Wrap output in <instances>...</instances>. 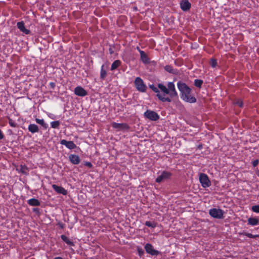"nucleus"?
Instances as JSON below:
<instances>
[{
  "label": "nucleus",
  "mask_w": 259,
  "mask_h": 259,
  "mask_svg": "<svg viewBox=\"0 0 259 259\" xmlns=\"http://www.w3.org/2000/svg\"><path fill=\"white\" fill-rule=\"evenodd\" d=\"M109 52L111 54H112L113 53V51L112 50V49L111 48L109 49Z\"/></svg>",
  "instance_id": "obj_43"
},
{
  "label": "nucleus",
  "mask_w": 259,
  "mask_h": 259,
  "mask_svg": "<svg viewBox=\"0 0 259 259\" xmlns=\"http://www.w3.org/2000/svg\"><path fill=\"white\" fill-rule=\"evenodd\" d=\"M61 239L65 242L67 245L72 246L74 245V243L71 241L67 236H66L65 235H61Z\"/></svg>",
  "instance_id": "obj_21"
},
{
  "label": "nucleus",
  "mask_w": 259,
  "mask_h": 259,
  "mask_svg": "<svg viewBox=\"0 0 259 259\" xmlns=\"http://www.w3.org/2000/svg\"><path fill=\"white\" fill-rule=\"evenodd\" d=\"M252 211L255 213H259V205H253L251 207Z\"/></svg>",
  "instance_id": "obj_34"
},
{
  "label": "nucleus",
  "mask_w": 259,
  "mask_h": 259,
  "mask_svg": "<svg viewBox=\"0 0 259 259\" xmlns=\"http://www.w3.org/2000/svg\"><path fill=\"white\" fill-rule=\"evenodd\" d=\"M28 130L29 132L32 134L37 133L39 131L38 126L35 124H30L28 125Z\"/></svg>",
  "instance_id": "obj_20"
},
{
  "label": "nucleus",
  "mask_w": 259,
  "mask_h": 259,
  "mask_svg": "<svg viewBox=\"0 0 259 259\" xmlns=\"http://www.w3.org/2000/svg\"><path fill=\"white\" fill-rule=\"evenodd\" d=\"M172 174L168 171H162L160 175H159L155 180V182L157 183H160L164 180L170 179Z\"/></svg>",
  "instance_id": "obj_5"
},
{
  "label": "nucleus",
  "mask_w": 259,
  "mask_h": 259,
  "mask_svg": "<svg viewBox=\"0 0 259 259\" xmlns=\"http://www.w3.org/2000/svg\"><path fill=\"white\" fill-rule=\"evenodd\" d=\"M7 118H8V119L9 120V124H10V125L11 127H16L17 126H18L17 123L14 120H13L12 118H11L10 116H7Z\"/></svg>",
  "instance_id": "obj_26"
},
{
  "label": "nucleus",
  "mask_w": 259,
  "mask_h": 259,
  "mask_svg": "<svg viewBox=\"0 0 259 259\" xmlns=\"http://www.w3.org/2000/svg\"><path fill=\"white\" fill-rule=\"evenodd\" d=\"M145 249L146 252L151 255L157 256L160 254V251L154 249L153 246L150 243H146L145 245Z\"/></svg>",
  "instance_id": "obj_9"
},
{
  "label": "nucleus",
  "mask_w": 259,
  "mask_h": 259,
  "mask_svg": "<svg viewBox=\"0 0 259 259\" xmlns=\"http://www.w3.org/2000/svg\"><path fill=\"white\" fill-rule=\"evenodd\" d=\"M137 251L140 256H142L144 253V250L141 247L139 246L137 247Z\"/></svg>",
  "instance_id": "obj_36"
},
{
  "label": "nucleus",
  "mask_w": 259,
  "mask_h": 259,
  "mask_svg": "<svg viewBox=\"0 0 259 259\" xmlns=\"http://www.w3.org/2000/svg\"><path fill=\"white\" fill-rule=\"evenodd\" d=\"M161 102H170L171 101V98H158Z\"/></svg>",
  "instance_id": "obj_38"
},
{
  "label": "nucleus",
  "mask_w": 259,
  "mask_h": 259,
  "mask_svg": "<svg viewBox=\"0 0 259 259\" xmlns=\"http://www.w3.org/2000/svg\"><path fill=\"white\" fill-rule=\"evenodd\" d=\"M137 50H138L139 51V50H140V48H139V47H137Z\"/></svg>",
  "instance_id": "obj_47"
},
{
  "label": "nucleus",
  "mask_w": 259,
  "mask_h": 259,
  "mask_svg": "<svg viewBox=\"0 0 259 259\" xmlns=\"http://www.w3.org/2000/svg\"><path fill=\"white\" fill-rule=\"evenodd\" d=\"M121 61L119 60L114 61L111 65L110 70L113 71L116 69L121 65Z\"/></svg>",
  "instance_id": "obj_22"
},
{
  "label": "nucleus",
  "mask_w": 259,
  "mask_h": 259,
  "mask_svg": "<svg viewBox=\"0 0 259 259\" xmlns=\"http://www.w3.org/2000/svg\"><path fill=\"white\" fill-rule=\"evenodd\" d=\"M74 94L80 97L87 95V92L81 87L78 86L74 89Z\"/></svg>",
  "instance_id": "obj_13"
},
{
  "label": "nucleus",
  "mask_w": 259,
  "mask_h": 259,
  "mask_svg": "<svg viewBox=\"0 0 259 259\" xmlns=\"http://www.w3.org/2000/svg\"><path fill=\"white\" fill-rule=\"evenodd\" d=\"M145 225L147 226V227H151L152 228H155V227H156L157 226V223L155 222H150V221H146L145 223Z\"/></svg>",
  "instance_id": "obj_27"
},
{
  "label": "nucleus",
  "mask_w": 259,
  "mask_h": 259,
  "mask_svg": "<svg viewBox=\"0 0 259 259\" xmlns=\"http://www.w3.org/2000/svg\"><path fill=\"white\" fill-rule=\"evenodd\" d=\"M167 87L162 83L157 84L158 90L162 92L164 94L172 96H177L175 86L172 82H168L167 84Z\"/></svg>",
  "instance_id": "obj_1"
},
{
  "label": "nucleus",
  "mask_w": 259,
  "mask_h": 259,
  "mask_svg": "<svg viewBox=\"0 0 259 259\" xmlns=\"http://www.w3.org/2000/svg\"><path fill=\"white\" fill-rule=\"evenodd\" d=\"M4 138V135L2 131L0 130V140L3 139Z\"/></svg>",
  "instance_id": "obj_42"
},
{
  "label": "nucleus",
  "mask_w": 259,
  "mask_h": 259,
  "mask_svg": "<svg viewBox=\"0 0 259 259\" xmlns=\"http://www.w3.org/2000/svg\"><path fill=\"white\" fill-rule=\"evenodd\" d=\"M256 174H257V176L259 177V171H257Z\"/></svg>",
  "instance_id": "obj_46"
},
{
  "label": "nucleus",
  "mask_w": 259,
  "mask_h": 259,
  "mask_svg": "<svg viewBox=\"0 0 259 259\" xmlns=\"http://www.w3.org/2000/svg\"><path fill=\"white\" fill-rule=\"evenodd\" d=\"M2 119L0 120V124L1 125L2 124Z\"/></svg>",
  "instance_id": "obj_48"
},
{
  "label": "nucleus",
  "mask_w": 259,
  "mask_h": 259,
  "mask_svg": "<svg viewBox=\"0 0 259 259\" xmlns=\"http://www.w3.org/2000/svg\"><path fill=\"white\" fill-rule=\"evenodd\" d=\"M107 75V71L104 69V65H102L101 68V72H100V78L102 80L105 79V77Z\"/></svg>",
  "instance_id": "obj_25"
},
{
  "label": "nucleus",
  "mask_w": 259,
  "mask_h": 259,
  "mask_svg": "<svg viewBox=\"0 0 259 259\" xmlns=\"http://www.w3.org/2000/svg\"><path fill=\"white\" fill-rule=\"evenodd\" d=\"M38 210V208H34V209H33V211H35Z\"/></svg>",
  "instance_id": "obj_45"
},
{
  "label": "nucleus",
  "mask_w": 259,
  "mask_h": 259,
  "mask_svg": "<svg viewBox=\"0 0 259 259\" xmlns=\"http://www.w3.org/2000/svg\"><path fill=\"white\" fill-rule=\"evenodd\" d=\"M17 26L20 31L25 34L30 33V31L25 28L24 22L22 21L17 23Z\"/></svg>",
  "instance_id": "obj_11"
},
{
  "label": "nucleus",
  "mask_w": 259,
  "mask_h": 259,
  "mask_svg": "<svg viewBox=\"0 0 259 259\" xmlns=\"http://www.w3.org/2000/svg\"><path fill=\"white\" fill-rule=\"evenodd\" d=\"M140 58L142 62L145 64H148L150 63V59L147 54L143 51L139 50Z\"/></svg>",
  "instance_id": "obj_14"
},
{
  "label": "nucleus",
  "mask_w": 259,
  "mask_h": 259,
  "mask_svg": "<svg viewBox=\"0 0 259 259\" xmlns=\"http://www.w3.org/2000/svg\"><path fill=\"white\" fill-rule=\"evenodd\" d=\"M180 6L184 12L189 11L191 8V4L188 0H181L180 2Z\"/></svg>",
  "instance_id": "obj_10"
},
{
  "label": "nucleus",
  "mask_w": 259,
  "mask_h": 259,
  "mask_svg": "<svg viewBox=\"0 0 259 259\" xmlns=\"http://www.w3.org/2000/svg\"><path fill=\"white\" fill-rule=\"evenodd\" d=\"M210 64L213 68H215L218 65L217 60L215 59L211 58L210 61Z\"/></svg>",
  "instance_id": "obj_32"
},
{
  "label": "nucleus",
  "mask_w": 259,
  "mask_h": 259,
  "mask_svg": "<svg viewBox=\"0 0 259 259\" xmlns=\"http://www.w3.org/2000/svg\"><path fill=\"white\" fill-rule=\"evenodd\" d=\"M57 225L61 229H64L65 228V224L62 222H59Z\"/></svg>",
  "instance_id": "obj_41"
},
{
  "label": "nucleus",
  "mask_w": 259,
  "mask_h": 259,
  "mask_svg": "<svg viewBox=\"0 0 259 259\" xmlns=\"http://www.w3.org/2000/svg\"><path fill=\"white\" fill-rule=\"evenodd\" d=\"M203 80L199 79H196L194 80V84L195 87L201 88L203 84Z\"/></svg>",
  "instance_id": "obj_29"
},
{
  "label": "nucleus",
  "mask_w": 259,
  "mask_h": 259,
  "mask_svg": "<svg viewBox=\"0 0 259 259\" xmlns=\"http://www.w3.org/2000/svg\"><path fill=\"white\" fill-rule=\"evenodd\" d=\"M35 121L37 123L41 125L45 129H47L48 127V124L45 122L43 119L36 118Z\"/></svg>",
  "instance_id": "obj_24"
},
{
  "label": "nucleus",
  "mask_w": 259,
  "mask_h": 259,
  "mask_svg": "<svg viewBox=\"0 0 259 259\" xmlns=\"http://www.w3.org/2000/svg\"><path fill=\"white\" fill-rule=\"evenodd\" d=\"M234 104L238 105L240 107H242L243 103L240 99H238L237 101L234 102Z\"/></svg>",
  "instance_id": "obj_35"
},
{
  "label": "nucleus",
  "mask_w": 259,
  "mask_h": 259,
  "mask_svg": "<svg viewBox=\"0 0 259 259\" xmlns=\"http://www.w3.org/2000/svg\"><path fill=\"white\" fill-rule=\"evenodd\" d=\"M28 204L32 206H38L40 205L39 201L35 198H31L27 200Z\"/></svg>",
  "instance_id": "obj_19"
},
{
  "label": "nucleus",
  "mask_w": 259,
  "mask_h": 259,
  "mask_svg": "<svg viewBox=\"0 0 259 259\" xmlns=\"http://www.w3.org/2000/svg\"><path fill=\"white\" fill-rule=\"evenodd\" d=\"M134 83L138 91L142 92H144L146 91L147 87L144 83L143 80L140 77L136 78Z\"/></svg>",
  "instance_id": "obj_6"
},
{
  "label": "nucleus",
  "mask_w": 259,
  "mask_h": 259,
  "mask_svg": "<svg viewBox=\"0 0 259 259\" xmlns=\"http://www.w3.org/2000/svg\"><path fill=\"white\" fill-rule=\"evenodd\" d=\"M149 88L151 89L154 92L157 93L156 97H162L159 94V91L158 90V87L155 86L154 84H150Z\"/></svg>",
  "instance_id": "obj_23"
},
{
  "label": "nucleus",
  "mask_w": 259,
  "mask_h": 259,
  "mask_svg": "<svg viewBox=\"0 0 259 259\" xmlns=\"http://www.w3.org/2000/svg\"><path fill=\"white\" fill-rule=\"evenodd\" d=\"M199 182L203 188H206L211 186V182L206 174L200 173L199 174Z\"/></svg>",
  "instance_id": "obj_4"
},
{
  "label": "nucleus",
  "mask_w": 259,
  "mask_h": 259,
  "mask_svg": "<svg viewBox=\"0 0 259 259\" xmlns=\"http://www.w3.org/2000/svg\"><path fill=\"white\" fill-rule=\"evenodd\" d=\"M54 259H63V258L60 256H57V257H55Z\"/></svg>",
  "instance_id": "obj_44"
},
{
  "label": "nucleus",
  "mask_w": 259,
  "mask_h": 259,
  "mask_svg": "<svg viewBox=\"0 0 259 259\" xmlns=\"http://www.w3.org/2000/svg\"><path fill=\"white\" fill-rule=\"evenodd\" d=\"M56 87V82H51L48 84V88L49 89L54 90Z\"/></svg>",
  "instance_id": "obj_37"
},
{
  "label": "nucleus",
  "mask_w": 259,
  "mask_h": 259,
  "mask_svg": "<svg viewBox=\"0 0 259 259\" xmlns=\"http://www.w3.org/2000/svg\"><path fill=\"white\" fill-rule=\"evenodd\" d=\"M183 99L185 102L190 103H195L196 102V98H183Z\"/></svg>",
  "instance_id": "obj_33"
},
{
  "label": "nucleus",
  "mask_w": 259,
  "mask_h": 259,
  "mask_svg": "<svg viewBox=\"0 0 259 259\" xmlns=\"http://www.w3.org/2000/svg\"><path fill=\"white\" fill-rule=\"evenodd\" d=\"M224 211L220 208H213L209 210V215L215 219H222L224 218Z\"/></svg>",
  "instance_id": "obj_3"
},
{
  "label": "nucleus",
  "mask_w": 259,
  "mask_h": 259,
  "mask_svg": "<svg viewBox=\"0 0 259 259\" xmlns=\"http://www.w3.org/2000/svg\"><path fill=\"white\" fill-rule=\"evenodd\" d=\"M164 70L172 74L177 75L179 74V71L177 69H175L170 65H167L164 66Z\"/></svg>",
  "instance_id": "obj_17"
},
{
  "label": "nucleus",
  "mask_w": 259,
  "mask_h": 259,
  "mask_svg": "<svg viewBox=\"0 0 259 259\" xmlns=\"http://www.w3.org/2000/svg\"><path fill=\"white\" fill-rule=\"evenodd\" d=\"M248 225L254 226L259 224V220L257 218L250 217L247 220Z\"/></svg>",
  "instance_id": "obj_18"
},
{
  "label": "nucleus",
  "mask_w": 259,
  "mask_h": 259,
  "mask_svg": "<svg viewBox=\"0 0 259 259\" xmlns=\"http://www.w3.org/2000/svg\"><path fill=\"white\" fill-rule=\"evenodd\" d=\"M52 188L58 194H61L63 195H66L67 194V191L61 186L53 184Z\"/></svg>",
  "instance_id": "obj_15"
},
{
  "label": "nucleus",
  "mask_w": 259,
  "mask_h": 259,
  "mask_svg": "<svg viewBox=\"0 0 259 259\" xmlns=\"http://www.w3.org/2000/svg\"><path fill=\"white\" fill-rule=\"evenodd\" d=\"M60 125V122L58 120L52 121L51 122V127H52L53 128L58 129L59 128Z\"/></svg>",
  "instance_id": "obj_30"
},
{
  "label": "nucleus",
  "mask_w": 259,
  "mask_h": 259,
  "mask_svg": "<svg viewBox=\"0 0 259 259\" xmlns=\"http://www.w3.org/2000/svg\"><path fill=\"white\" fill-rule=\"evenodd\" d=\"M259 161L258 159H255L252 162V164L253 167L256 166L258 164Z\"/></svg>",
  "instance_id": "obj_40"
},
{
  "label": "nucleus",
  "mask_w": 259,
  "mask_h": 259,
  "mask_svg": "<svg viewBox=\"0 0 259 259\" xmlns=\"http://www.w3.org/2000/svg\"><path fill=\"white\" fill-rule=\"evenodd\" d=\"M239 234L245 236L250 238H256L257 237H259V234L258 235H253L251 233H247V232L240 233H239Z\"/></svg>",
  "instance_id": "obj_28"
},
{
  "label": "nucleus",
  "mask_w": 259,
  "mask_h": 259,
  "mask_svg": "<svg viewBox=\"0 0 259 259\" xmlns=\"http://www.w3.org/2000/svg\"><path fill=\"white\" fill-rule=\"evenodd\" d=\"M177 86L182 97H189V96L191 93V89L185 83L179 81L178 82Z\"/></svg>",
  "instance_id": "obj_2"
},
{
  "label": "nucleus",
  "mask_w": 259,
  "mask_h": 259,
  "mask_svg": "<svg viewBox=\"0 0 259 259\" xmlns=\"http://www.w3.org/2000/svg\"><path fill=\"white\" fill-rule=\"evenodd\" d=\"M70 161L73 164H78L80 162L79 157L75 154H70L69 156Z\"/></svg>",
  "instance_id": "obj_16"
},
{
  "label": "nucleus",
  "mask_w": 259,
  "mask_h": 259,
  "mask_svg": "<svg viewBox=\"0 0 259 259\" xmlns=\"http://www.w3.org/2000/svg\"><path fill=\"white\" fill-rule=\"evenodd\" d=\"M112 127L117 131H127L130 129V126L126 123H116L113 122L111 123Z\"/></svg>",
  "instance_id": "obj_7"
},
{
  "label": "nucleus",
  "mask_w": 259,
  "mask_h": 259,
  "mask_svg": "<svg viewBox=\"0 0 259 259\" xmlns=\"http://www.w3.org/2000/svg\"><path fill=\"white\" fill-rule=\"evenodd\" d=\"M27 170H28V168L25 165H21L20 171L23 174H26Z\"/></svg>",
  "instance_id": "obj_31"
},
{
  "label": "nucleus",
  "mask_w": 259,
  "mask_h": 259,
  "mask_svg": "<svg viewBox=\"0 0 259 259\" xmlns=\"http://www.w3.org/2000/svg\"><path fill=\"white\" fill-rule=\"evenodd\" d=\"M84 165L86 166H88L89 168H92L93 167V164L91 162L89 161H85L84 163Z\"/></svg>",
  "instance_id": "obj_39"
},
{
  "label": "nucleus",
  "mask_w": 259,
  "mask_h": 259,
  "mask_svg": "<svg viewBox=\"0 0 259 259\" xmlns=\"http://www.w3.org/2000/svg\"><path fill=\"white\" fill-rule=\"evenodd\" d=\"M60 144L62 145L65 146L69 149L72 150L76 147V145L73 141H67L66 140H62L60 141Z\"/></svg>",
  "instance_id": "obj_12"
},
{
  "label": "nucleus",
  "mask_w": 259,
  "mask_h": 259,
  "mask_svg": "<svg viewBox=\"0 0 259 259\" xmlns=\"http://www.w3.org/2000/svg\"><path fill=\"white\" fill-rule=\"evenodd\" d=\"M145 116L152 121H156L159 118V115L155 112L147 110L144 113Z\"/></svg>",
  "instance_id": "obj_8"
}]
</instances>
